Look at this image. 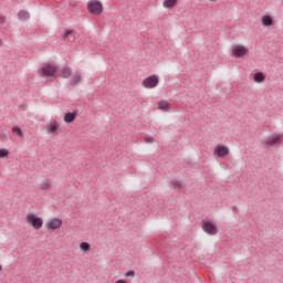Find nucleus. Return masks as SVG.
Wrapping results in <instances>:
<instances>
[{
	"mask_svg": "<svg viewBox=\"0 0 283 283\" xmlns=\"http://www.w3.org/2000/svg\"><path fill=\"white\" fill-rule=\"evenodd\" d=\"M27 223L39 231L43 227V218L38 217L34 212H29L25 217Z\"/></svg>",
	"mask_w": 283,
	"mask_h": 283,
	"instance_id": "1",
	"label": "nucleus"
},
{
	"mask_svg": "<svg viewBox=\"0 0 283 283\" xmlns=\"http://www.w3.org/2000/svg\"><path fill=\"white\" fill-rule=\"evenodd\" d=\"M87 10L91 12V14H103V2L98 0H91L87 3Z\"/></svg>",
	"mask_w": 283,
	"mask_h": 283,
	"instance_id": "2",
	"label": "nucleus"
},
{
	"mask_svg": "<svg viewBox=\"0 0 283 283\" xmlns=\"http://www.w3.org/2000/svg\"><path fill=\"white\" fill-rule=\"evenodd\" d=\"M158 83H160L158 75H150L143 80L142 85L146 90H154V87H158Z\"/></svg>",
	"mask_w": 283,
	"mask_h": 283,
	"instance_id": "3",
	"label": "nucleus"
},
{
	"mask_svg": "<svg viewBox=\"0 0 283 283\" xmlns=\"http://www.w3.org/2000/svg\"><path fill=\"white\" fill-rule=\"evenodd\" d=\"M249 54V48L243 44H235L232 46V56L234 59H242V56H247Z\"/></svg>",
	"mask_w": 283,
	"mask_h": 283,
	"instance_id": "4",
	"label": "nucleus"
},
{
	"mask_svg": "<svg viewBox=\"0 0 283 283\" xmlns=\"http://www.w3.org/2000/svg\"><path fill=\"white\" fill-rule=\"evenodd\" d=\"M212 154L217 158H227V156L231 154V150H229L228 146H224L223 144H218L214 146Z\"/></svg>",
	"mask_w": 283,
	"mask_h": 283,
	"instance_id": "5",
	"label": "nucleus"
},
{
	"mask_svg": "<svg viewBox=\"0 0 283 283\" xmlns=\"http://www.w3.org/2000/svg\"><path fill=\"white\" fill-rule=\"evenodd\" d=\"M56 74V65L46 63L40 71V76H54Z\"/></svg>",
	"mask_w": 283,
	"mask_h": 283,
	"instance_id": "6",
	"label": "nucleus"
},
{
	"mask_svg": "<svg viewBox=\"0 0 283 283\" xmlns=\"http://www.w3.org/2000/svg\"><path fill=\"white\" fill-rule=\"evenodd\" d=\"M45 130H46V134H49V136H57V134H60V132H61L59 122L53 120V122L46 124Z\"/></svg>",
	"mask_w": 283,
	"mask_h": 283,
	"instance_id": "7",
	"label": "nucleus"
},
{
	"mask_svg": "<svg viewBox=\"0 0 283 283\" xmlns=\"http://www.w3.org/2000/svg\"><path fill=\"white\" fill-rule=\"evenodd\" d=\"M61 227H63V220H61L59 218L50 219L45 223V229L52 230V231H56V229H61Z\"/></svg>",
	"mask_w": 283,
	"mask_h": 283,
	"instance_id": "8",
	"label": "nucleus"
},
{
	"mask_svg": "<svg viewBox=\"0 0 283 283\" xmlns=\"http://www.w3.org/2000/svg\"><path fill=\"white\" fill-rule=\"evenodd\" d=\"M202 230L205 233H208V235H216L218 233V227H216L211 221H203Z\"/></svg>",
	"mask_w": 283,
	"mask_h": 283,
	"instance_id": "9",
	"label": "nucleus"
},
{
	"mask_svg": "<svg viewBox=\"0 0 283 283\" xmlns=\"http://www.w3.org/2000/svg\"><path fill=\"white\" fill-rule=\"evenodd\" d=\"M282 138H283V135L279 134V135H275L274 137L268 138L265 143L266 145H282Z\"/></svg>",
	"mask_w": 283,
	"mask_h": 283,
	"instance_id": "10",
	"label": "nucleus"
},
{
	"mask_svg": "<svg viewBox=\"0 0 283 283\" xmlns=\"http://www.w3.org/2000/svg\"><path fill=\"white\" fill-rule=\"evenodd\" d=\"M176 6H178V0H164L163 1V7L166 10H174V8H176Z\"/></svg>",
	"mask_w": 283,
	"mask_h": 283,
	"instance_id": "11",
	"label": "nucleus"
},
{
	"mask_svg": "<svg viewBox=\"0 0 283 283\" xmlns=\"http://www.w3.org/2000/svg\"><path fill=\"white\" fill-rule=\"evenodd\" d=\"M158 109H161L163 112H169L171 109V104L169 102L163 99L157 103Z\"/></svg>",
	"mask_w": 283,
	"mask_h": 283,
	"instance_id": "12",
	"label": "nucleus"
},
{
	"mask_svg": "<svg viewBox=\"0 0 283 283\" xmlns=\"http://www.w3.org/2000/svg\"><path fill=\"white\" fill-rule=\"evenodd\" d=\"M76 120V113H67L64 115V123H74Z\"/></svg>",
	"mask_w": 283,
	"mask_h": 283,
	"instance_id": "13",
	"label": "nucleus"
},
{
	"mask_svg": "<svg viewBox=\"0 0 283 283\" xmlns=\"http://www.w3.org/2000/svg\"><path fill=\"white\" fill-rule=\"evenodd\" d=\"M60 76H62V78H70V76H72V69L70 67L62 69L60 72Z\"/></svg>",
	"mask_w": 283,
	"mask_h": 283,
	"instance_id": "14",
	"label": "nucleus"
},
{
	"mask_svg": "<svg viewBox=\"0 0 283 283\" xmlns=\"http://www.w3.org/2000/svg\"><path fill=\"white\" fill-rule=\"evenodd\" d=\"M63 39H67V41H70V43H74V41H76V36H74V34H72V30L65 31V33L63 34Z\"/></svg>",
	"mask_w": 283,
	"mask_h": 283,
	"instance_id": "15",
	"label": "nucleus"
},
{
	"mask_svg": "<svg viewBox=\"0 0 283 283\" xmlns=\"http://www.w3.org/2000/svg\"><path fill=\"white\" fill-rule=\"evenodd\" d=\"M262 23L263 25H265V28H270V25H273V18H271L270 15H263Z\"/></svg>",
	"mask_w": 283,
	"mask_h": 283,
	"instance_id": "16",
	"label": "nucleus"
},
{
	"mask_svg": "<svg viewBox=\"0 0 283 283\" xmlns=\"http://www.w3.org/2000/svg\"><path fill=\"white\" fill-rule=\"evenodd\" d=\"M264 78H266V77L264 76V73H262V72H258L254 74L255 83H264Z\"/></svg>",
	"mask_w": 283,
	"mask_h": 283,
	"instance_id": "17",
	"label": "nucleus"
},
{
	"mask_svg": "<svg viewBox=\"0 0 283 283\" xmlns=\"http://www.w3.org/2000/svg\"><path fill=\"white\" fill-rule=\"evenodd\" d=\"M81 78H82L81 73L80 72L75 73L71 78L72 85H76V83H81Z\"/></svg>",
	"mask_w": 283,
	"mask_h": 283,
	"instance_id": "18",
	"label": "nucleus"
},
{
	"mask_svg": "<svg viewBox=\"0 0 283 283\" xmlns=\"http://www.w3.org/2000/svg\"><path fill=\"white\" fill-rule=\"evenodd\" d=\"M18 17L21 21H28V19H30V13H28V11H20Z\"/></svg>",
	"mask_w": 283,
	"mask_h": 283,
	"instance_id": "19",
	"label": "nucleus"
},
{
	"mask_svg": "<svg viewBox=\"0 0 283 283\" xmlns=\"http://www.w3.org/2000/svg\"><path fill=\"white\" fill-rule=\"evenodd\" d=\"M80 249H81V251L87 252V251H90L91 245H90L88 242H82V243L80 244Z\"/></svg>",
	"mask_w": 283,
	"mask_h": 283,
	"instance_id": "20",
	"label": "nucleus"
},
{
	"mask_svg": "<svg viewBox=\"0 0 283 283\" xmlns=\"http://www.w3.org/2000/svg\"><path fill=\"white\" fill-rule=\"evenodd\" d=\"M12 132H13L14 136H18L19 138H21V136H23V132L19 127H13Z\"/></svg>",
	"mask_w": 283,
	"mask_h": 283,
	"instance_id": "21",
	"label": "nucleus"
},
{
	"mask_svg": "<svg viewBox=\"0 0 283 283\" xmlns=\"http://www.w3.org/2000/svg\"><path fill=\"white\" fill-rule=\"evenodd\" d=\"M10 156V150L2 148L0 149V158H8Z\"/></svg>",
	"mask_w": 283,
	"mask_h": 283,
	"instance_id": "22",
	"label": "nucleus"
},
{
	"mask_svg": "<svg viewBox=\"0 0 283 283\" xmlns=\"http://www.w3.org/2000/svg\"><path fill=\"white\" fill-rule=\"evenodd\" d=\"M51 184L49 180H45L41 184V189H50Z\"/></svg>",
	"mask_w": 283,
	"mask_h": 283,
	"instance_id": "23",
	"label": "nucleus"
},
{
	"mask_svg": "<svg viewBox=\"0 0 283 283\" xmlns=\"http://www.w3.org/2000/svg\"><path fill=\"white\" fill-rule=\"evenodd\" d=\"M134 275H136V272L134 270H129L125 273V277H134Z\"/></svg>",
	"mask_w": 283,
	"mask_h": 283,
	"instance_id": "24",
	"label": "nucleus"
},
{
	"mask_svg": "<svg viewBox=\"0 0 283 283\" xmlns=\"http://www.w3.org/2000/svg\"><path fill=\"white\" fill-rule=\"evenodd\" d=\"M6 23V17L0 15V25H3Z\"/></svg>",
	"mask_w": 283,
	"mask_h": 283,
	"instance_id": "25",
	"label": "nucleus"
},
{
	"mask_svg": "<svg viewBox=\"0 0 283 283\" xmlns=\"http://www.w3.org/2000/svg\"><path fill=\"white\" fill-rule=\"evenodd\" d=\"M115 283H127V281H125L124 279H119V280L115 281Z\"/></svg>",
	"mask_w": 283,
	"mask_h": 283,
	"instance_id": "26",
	"label": "nucleus"
},
{
	"mask_svg": "<svg viewBox=\"0 0 283 283\" xmlns=\"http://www.w3.org/2000/svg\"><path fill=\"white\" fill-rule=\"evenodd\" d=\"M146 143H154V138L149 137L145 139Z\"/></svg>",
	"mask_w": 283,
	"mask_h": 283,
	"instance_id": "27",
	"label": "nucleus"
},
{
	"mask_svg": "<svg viewBox=\"0 0 283 283\" xmlns=\"http://www.w3.org/2000/svg\"><path fill=\"white\" fill-rule=\"evenodd\" d=\"M209 1H211L212 3H216V1H218V0H209Z\"/></svg>",
	"mask_w": 283,
	"mask_h": 283,
	"instance_id": "28",
	"label": "nucleus"
},
{
	"mask_svg": "<svg viewBox=\"0 0 283 283\" xmlns=\"http://www.w3.org/2000/svg\"><path fill=\"white\" fill-rule=\"evenodd\" d=\"M3 45V42L0 40V48Z\"/></svg>",
	"mask_w": 283,
	"mask_h": 283,
	"instance_id": "29",
	"label": "nucleus"
},
{
	"mask_svg": "<svg viewBox=\"0 0 283 283\" xmlns=\"http://www.w3.org/2000/svg\"><path fill=\"white\" fill-rule=\"evenodd\" d=\"M2 269H3V268L0 265V271H2Z\"/></svg>",
	"mask_w": 283,
	"mask_h": 283,
	"instance_id": "30",
	"label": "nucleus"
}]
</instances>
